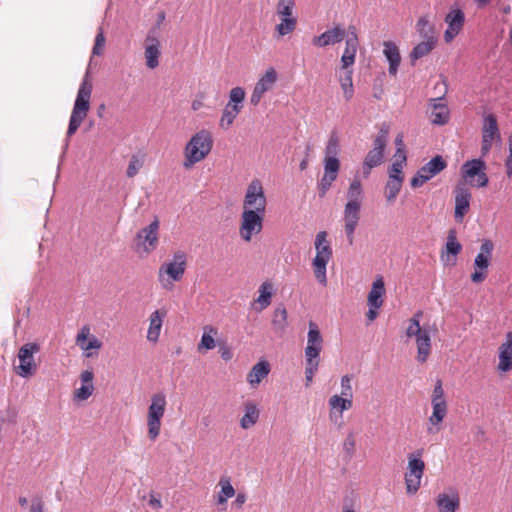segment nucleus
<instances>
[{
	"instance_id": "nucleus-30",
	"label": "nucleus",
	"mask_w": 512,
	"mask_h": 512,
	"mask_svg": "<svg viewBox=\"0 0 512 512\" xmlns=\"http://www.w3.org/2000/svg\"><path fill=\"white\" fill-rule=\"evenodd\" d=\"M166 310H156L150 315V324L147 331V339L150 342H157L159 339L163 320L166 317Z\"/></svg>"
},
{
	"instance_id": "nucleus-11",
	"label": "nucleus",
	"mask_w": 512,
	"mask_h": 512,
	"mask_svg": "<svg viewBox=\"0 0 512 512\" xmlns=\"http://www.w3.org/2000/svg\"><path fill=\"white\" fill-rule=\"evenodd\" d=\"M494 244L489 239H483L480 246V251L474 259V272L471 274V281L473 283L483 282L488 275V268L492 260Z\"/></svg>"
},
{
	"instance_id": "nucleus-63",
	"label": "nucleus",
	"mask_w": 512,
	"mask_h": 512,
	"mask_svg": "<svg viewBox=\"0 0 512 512\" xmlns=\"http://www.w3.org/2000/svg\"><path fill=\"white\" fill-rule=\"evenodd\" d=\"M224 108L228 109L230 112H233L237 116L240 114V112L243 109V107L240 105H235V104H230V103H227Z\"/></svg>"
},
{
	"instance_id": "nucleus-60",
	"label": "nucleus",
	"mask_w": 512,
	"mask_h": 512,
	"mask_svg": "<svg viewBox=\"0 0 512 512\" xmlns=\"http://www.w3.org/2000/svg\"><path fill=\"white\" fill-rule=\"evenodd\" d=\"M395 145H396V153H402L405 154V151H404V143H403V135L402 134H398L395 138Z\"/></svg>"
},
{
	"instance_id": "nucleus-36",
	"label": "nucleus",
	"mask_w": 512,
	"mask_h": 512,
	"mask_svg": "<svg viewBox=\"0 0 512 512\" xmlns=\"http://www.w3.org/2000/svg\"><path fill=\"white\" fill-rule=\"evenodd\" d=\"M416 31L424 40L437 42L434 25L430 23L427 16H422L418 19L416 23Z\"/></svg>"
},
{
	"instance_id": "nucleus-54",
	"label": "nucleus",
	"mask_w": 512,
	"mask_h": 512,
	"mask_svg": "<svg viewBox=\"0 0 512 512\" xmlns=\"http://www.w3.org/2000/svg\"><path fill=\"white\" fill-rule=\"evenodd\" d=\"M143 166V160L140 159L137 155H133L129 161L126 174L129 178L134 177L141 167Z\"/></svg>"
},
{
	"instance_id": "nucleus-25",
	"label": "nucleus",
	"mask_w": 512,
	"mask_h": 512,
	"mask_svg": "<svg viewBox=\"0 0 512 512\" xmlns=\"http://www.w3.org/2000/svg\"><path fill=\"white\" fill-rule=\"evenodd\" d=\"M498 371L505 373L512 369V332L506 333L505 341L499 347Z\"/></svg>"
},
{
	"instance_id": "nucleus-12",
	"label": "nucleus",
	"mask_w": 512,
	"mask_h": 512,
	"mask_svg": "<svg viewBox=\"0 0 512 512\" xmlns=\"http://www.w3.org/2000/svg\"><path fill=\"white\" fill-rule=\"evenodd\" d=\"M264 217L265 212L254 211V209L243 210L239 228L240 237L244 241L250 242L253 236L262 231Z\"/></svg>"
},
{
	"instance_id": "nucleus-39",
	"label": "nucleus",
	"mask_w": 512,
	"mask_h": 512,
	"mask_svg": "<svg viewBox=\"0 0 512 512\" xmlns=\"http://www.w3.org/2000/svg\"><path fill=\"white\" fill-rule=\"evenodd\" d=\"M221 491L217 497L218 504H225L227 500L235 495V489L231 484V480L227 476H223L219 480Z\"/></svg>"
},
{
	"instance_id": "nucleus-1",
	"label": "nucleus",
	"mask_w": 512,
	"mask_h": 512,
	"mask_svg": "<svg viewBox=\"0 0 512 512\" xmlns=\"http://www.w3.org/2000/svg\"><path fill=\"white\" fill-rule=\"evenodd\" d=\"M363 197L362 184L358 178H354L347 190V202L343 211L344 231L350 245L354 243V234L360 220Z\"/></svg>"
},
{
	"instance_id": "nucleus-22",
	"label": "nucleus",
	"mask_w": 512,
	"mask_h": 512,
	"mask_svg": "<svg viewBox=\"0 0 512 512\" xmlns=\"http://www.w3.org/2000/svg\"><path fill=\"white\" fill-rule=\"evenodd\" d=\"M455 211L454 217L457 222H461L470 207L471 193L464 184H458L454 190Z\"/></svg>"
},
{
	"instance_id": "nucleus-59",
	"label": "nucleus",
	"mask_w": 512,
	"mask_h": 512,
	"mask_svg": "<svg viewBox=\"0 0 512 512\" xmlns=\"http://www.w3.org/2000/svg\"><path fill=\"white\" fill-rule=\"evenodd\" d=\"M446 401L444 397V390L442 388V383L440 380L437 381L433 394H432V401L431 402H441Z\"/></svg>"
},
{
	"instance_id": "nucleus-20",
	"label": "nucleus",
	"mask_w": 512,
	"mask_h": 512,
	"mask_svg": "<svg viewBox=\"0 0 512 512\" xmlns=\"http://www.w3.org/2000/svg\"><path fill=\"white\" fill-rule=\"evenodd\" d=\"M277 81V73L274 68L270 67L266 70L265 74L257 81L250 96V103L257 106L263 95L272 89Z\"/></svg>"
},
{
	"instance_id": "nucleus-38",
	"label": "nucleus",
	"mask_w": 512,
	"mask_h": 512,
	"mask_svg": "<svg viewBox=\"0 0 512 512\" xmlns=\"http://www.w3.org/2000/svg\"><path fill=\"white\" fill-rule=\"evenodd\" d=\"M217 335V329L211 325H207L204 327V332L202 334L201 340L198 344V351L202 349L211 350L215 348L216 343L214 336Z\"/></svg>"
},
{
	"instance_id": "nucleus-48",
	"label": "nucleus",
	"mask_w": 512,
	"mask_h": 512,
	"mask_svg": "<svg viewBox=\"0 0 512 512\" xmlns=\"http://www.w3.org/2000/svg\"><path fill=\"white\" fill-rule=\"evenodd\" d=\"M445 250L448 254H452L453 256H457L461 252L462 245L457 241L455 230L449 231Z\"/></svg>"
},
{
	"instance_id": "nucleus-45",
	"label": "nucleus",
	"mask_w": 512,
	"mask_h": 512,
	"mask_svg": "<svg viewBox=\"0 0 512 512\" xmlns=\"http://www.w3.org/2000/svg\"><path fill=\"white\" fill-rule=\"evenodd\" d=\"M323 167V175L337 179L340 170V160L338 157H324Z\"/></svg>"
},
{
	"instance_id": "nucleus-15",
	"label": "nucleus",
	"mask_w": 512,
	"mask_h": 512,
	"mask_svg": "<svg viewBox=\"0 0 512 512\" xmlns=\"http://www.w3.org/2000/svg\"><path fill=\"white\" fill-rule=\"evenodd\" d=\"M447 167V162L441 155H436L423 165L411 179L413 188L421 187L424 183L441 173Z\"/></svg>"
},
{
	"instance_id": "nucleus-55",
	"label": "nucleus",
	"mask_w": 512,
	"mask_h": 512,
	"mask_svg": "<svg viewBox=\"0 0 512 512\" xmlns=\"http://www.w3.org/2000/svg\"><path fill=\"white\" fill-rule=\"evenodd\" d=\"M353 375H343L340 380L341 394L342 396L353 397L352 382Z\"/></svg>"
},
{
	"instance_id": "nucleus-23",
	"label": "nucleus",
	"mask_w": 512,
	"mask_h": 512,
	"mask_svg": "<svg viewBox=\"0 0 512 512\" xmlns=\"http://www.w3.org/2000/svg\"><path fill=\"white\" fill-rule=\"evenodd\" d=\"M358 49V37L356 29L353 26L349 27L348 37L345 42V50L341 57L342 68L347 69L355 62L356 53Z\"/></svg>"
},
{
	"instance_id": "nucleus-24",
	"label": "nucleus",
	"mask_w": 512,
	"mask_h": 512,
	"mask_svg": "<svg viewBox=\"0 0 512 512\" xmlns=\"http://www.w3.org/2000/svg\"><path fill=\"white\" fill-rule=\"evenodd\" d=\"M345 37V29L341 26H335L326 30L322 34L312 39V44L316 47H326L341 42Z\"/></svg>"
},
{
	"instance_id": "nucleus-53",
	"label": "nucleus",
	"mask_w": 512,
	"mask_h": 512,
	"mask_svg": "<svg viewBox=\"0 0 512 512\" xmlns=\"http://www.w3.org/2000/svg\"><path fill=\"white\" fill-rule=\"evenodd\" d=\"M306 366H305V379H306V386H308L315 375V373L318 370L319 366V360H305Z\"/></svg>"
},
{
	"instance_id": "nucleus-28",
	"label": "nucleus",
	"mask_w": 512,
	"mask_h": 512,
	"mask_svg": "<svg viewBox=\"0 0 512 512\" xmlns=\"http://www.w3.org/2000/svg\"><path fill=\"white\" fill-rule=\"evenodd\" d=\"M260 410L257 404L253 401H246L244 403V414L240 419V427L244 430L253 427L259 420Z\"/></svg>"
},
{
	"instance_id": "nucleus-27",
	"label": "nucleus",
	"mask_w": 512,
	"mask_h": 512,
	"mask_svg": "<svg viewBox=\"0 0 512 512\" xmlns=\"http://www.w3.org/2000/svg\"><path fill=\"white\" fill-rule=\"evenodd\" d=\"M76 344L84 351L91 349H100L102 346L101 341L94 335L90 336V327L84 325L76 336Z\"/></svg>"
},
{
	"instance_id": "nucleus-34",
	"label": "nucleus",
	"mask_w": 512,
	"mask_h": 512,
	"mask_svg": "<svg viewBox=\"0 0 512 512\" xmlns=\"http://www.w3.org/2000/svg\"><path fill=\"white\" fill-rule=\"evenodd\" d=\"M259 296L255 299L256 304L258 307L256 308L257 311H262L266 309L272 301V296L274 293V287L272 282L270 281H264L258 289Z\"/></svg>"
},
{
	"instance_id": "nucleus-50",
	"label": "nucleus",
	"mask_w": 512,
	"mask_h": 512,
	"mask_svg": "<svg viewBox=\"0 0 512 512\" xmlns=\"http://www.w3.org/2000/svg\"><path fill=\"white\" fill-rule=\"evenodd\" d=\"M295 6L294 0H279L277 3V15L279 17L293 16L292 11Z\"/></svg>"
},
{
	"instance_id": "nucleus-46",
	"label": "nucleus",
	"mask_w": 512,
	"mask_h": 512,
	"mask_svg": "<svg viewBox=\"0 0 512 512\" xmlns=\"http://www.w3.org/2000/svg\"><path fill=\"white\" fill-rule=\"evenodd\" d=\"M402 179H389L385 186V197L389 203H393L401 190Z\"/></svg>"
},
{
	"instance_id": "nucleus-2",
	"label": "nucleus",
	"mask_w": 512,
	"mask_h": 512,
	"mask_svg": "<svg viewBox=\"0 0 512 512\" xmlns=\"http://www.w3.org/2000/svg\"><path fill=\"white\" fill-rule=\"evenodd\" d=\"M91 93L92 85L88 82L87 78H84L78 89L69 119L68 129L66 132L65 147L68 146L69 138L76 133L88 115L90 109Z\"/></svg>"
},
{
	"instance_id": "nucleus-43",
	"label": "nucleus",
	"mask_w": 512,
	"mask_h": 512,
	"mask_svg": "<svg viewBox=\"0 0 512 512\" xmlns=\"http://www.w3.org/2000/svg\"><path fill=\"white\" fill-rule=\"evenodd\" d=\"M280 23L276 25L275 29L279 36H285L292 33L297 25V18L295 16L279 17Z\"/></svg>"
},
{
	"instance_id": "nucleus-44",
	"label": "nucleus",
	"mask_w": 512,
	"mask_h": 512,
	"mask_svg": "<svg viewBox=\"0 0 512 512\" xmlns=\"http://www.w3.org/2000/svg\"><path fill=\"white\" fill-rule=\"evenodd\" d=\"M436 42L431 40H424L418 43L411 51L410 57L412 61L426 56L435 47Z\"/></svg>"
},
{
	"instance_id": "nucleus-32",
	"label": "nucleus",
	"mask_w": 512,
	"mask_h": 512,
	"mask_svg": "<svg viewBox=\"0 0 512 512\" xmlns=\"http://www.w3.org/2000/svg\"><path fill=\"white\" fill-rule=\"evenodd\" d=\"M385 293V286L382 277H378L372 284V288L368 294V306L373 308H380L383 304V295Z\"/></svg>"
},
{
	"instance_id": "nucleus-33",
	"label": "nucleus",
	"mask_w": 512,
	"mask_h": 512,
	"mask_svg": "<svg viewBox=\"0 0 512 512\" xmlns=\"http://www.w3.org/2000/svg\"><path fill=\"white\" fill-rule=\"evenodd\" d=\"M270 366L267 361H260L255 364L247 375V381L251 387H256L264 378L268 376Z\"/></svg>"
},
{
	"instance_id": "nucleus-56",
	"label": "nucleus",
	"mask_w": 512,
	"mask_h": 512,
	"mask_svg": "<svg viewBox=\"0 0 512 512\" xmlns=\"http://www.w3.org/2000/svg\"><path fill=\"white\" fill-rule=\"evenodd\" d=\"M104 45H105V36L103 33V29L101 27H99L98 33L95 37V43H94V46L92 49L93 55H98V56L101 55Z\"/></svg>"
},
{
	"instance_id": "nucleus-19",
	"label": "nucleus",
	"mask_w": 512,
	"mask_h": 512,
	"mask_svg": "<svg viewBox=\"0 0 512 512\" xmlns=\"http://www.w3.org/2000/svg\"><path fill=\"white\" fill-rule=\"evenodd\" d=\"M323 348V337L319 330L318 325L310 321L309 330L307 333V345L305 347V360H319L320 353Z\"/></svg>"
},
{
	"instance_id": "nucleus-57",
	"label": "nucleus",
	"mask_w": 512,
	"mask_h": 512,
	"mask_svg": "<svg viewBox=\"0 0 512 512\" xmlns=\"http://www.w3.org/2000/svg\"><path fill=\"white\" fill-rule=\"evenodd\" d=\"M336 179L323 175L318 182L319 196L324 197Z\"/></svg>"
},
{
	"instance_id": "nucleus-7",
	"label": "nucleus",
	"mask_w": 512,
	"mask_h": 512,
	"mask_svg": "<svg viewBox=\"0 0 512 512\" xmlns=\"http://www.w3.org/2000/svg\"><path fill=\"white\" fill-rule=\"evenodd\" d=\"M389 126L383 124L373 140V147L368 151L363 161L362 170L365 177L370 175L373 168L381 165L384 159V151L388 142Z\"/></svg>"
},
{
	"instance_id": "nucleus-4",
	"label": "nucleus",
	"mask_w": 512,
	"mask_h": 512,
	"mask_svg": "<svg viewBox=\"0 0 512 512\" xmlns=\"http://www.w3.org/2000/svg\"><path fill=\"white\" fill-rule=\"evenodd\" d=\"M421 317L422 311H418L408 320L405 335L407 338L415 339L417 348L416 360L419 363H425L431 354L432 340L429 329L420 326Z\"/></svg>"
},
{
	"instance_id": "nucleus-61",
	"label": "nucleus",
	"mask_w": 512,
	"mask_h": 512,
	"mask_svg": "<svg viewBox=\"0 0 512 512\" xmlns=\"http://www.w3.org/2000/svg\"><path fill=\"white\" fill-rule=\"evenodd\" d=\"M149 505L154 509H161L162 502L159 497H156L154 494H150Z\"/></svg>"
},
{
	"instance_id": "nucleus-62",
	"label": "nucleus",
	"mask_w": 512,
	"mask_h": 512,
	"mask_svg": "<svg viewBox=\"0 0 512 512\" xmlns=\"http://www.w3.org/2000/svg\"><path fill=\"white\" fill-rule=\"evenodd\" d=\"M30 512H43V503L39 499H34L32 501Z\"/></svg>"
},
{
	"instance_id": "nucleus-9",
	"label": "nucleus",
	"mask_w": 512,
	"mask_h": 512,
	"mask_svg": "<svg viewBox=\"0 0 512 512\" xmlns=\"http://www.w3.org/2000/svg\"><path fill=\"white\" fill-rule=\"evenodd\" d=\"M423 449H419L408 455L407 471L405 472V484L408 494H415L420 486L424 474L425 463L422 460Z\"/></svg>"
},
{
	"instance_id": "nucleus-42",
	"label": "nucleus",
	"mask_w": 512,
	"mask_h": 512,
	"mask_svg": "<svg viewBox=\"0 0 512 512\" xmlns=\"http://www.w3.org/2000/svg\"><path fill=\"white\" fill-rule=\"evenodd\" d=\"M287 317V310L283 305L278 306L274 310L272 317V325L276 331L283 332L285 330V328L287 327Z\"/></svg>"
},
{
	"instance_id": "nucleus-14",
	"label": "nucleus",
	"mask_w": 512,
	"mask_h": 512,
	"mask_svg": "<svg viewBox=\"0 0 512 512\" xmlns=\"http://www.w3.org/2000/svg\"><path fill=\"white\" fill-rule=\"evenodd\" d=\"M159 226L160 222L158 218L155 217L148 226L137 232L136 249L138 252L149 254L157 248Z\"/></svg>"
},
{
	"instance_id": "nucleus-29",
	"label": "nucleus",
	"mask_w": 512,
	"mask_h": 512,
	"mask_svg": "<svg viewBox=\"0 0 512 512\" xmlns=\"http://www.w3.org/2000/svg\"><path fill=\"white\" fill-rule=\"evenodd\" d=\"M93 377V372L90 370H85L81 373L80 379L82 381V385L74 392L75 400L84 401L93 394Z\"/></svg>"
},
{
	"instance_id": "nucleus-6",
	"label": "nucleus",
	"mask_w": 512,
	"mask_h": 512,
	"mask_svg": "<svg viewBox=\"0 0 512 512\" xmlns=\"http://www.w3.org/2000/svg\"><path fill=\"white\" fill-rule=\"evenodd\" d=\"M167 406L164 392H157L151 396L147 412L148 437L154 441L160 435L162 418Z\"/></svg>"
},
{
	"instance_id": "nucleus-40",
	"label": "nucleus",
	"mask_w": 512,
	"mask_h": 512,
	"mask_svg": "<svg viewBox=\"0 0 512 512\" xmlns=\"http://www.w3.org/2000/svg\"><path fill=\"white\" fill-rule=\"evenodd\" d=\"M432 404V415L429 417V423L432 426H438L447 415V403L446 401L431 402Z\"/></svg>"
},
{
	"instance_id": "nucleus-10",
	"label": "nucleus",
	"mask_w": 512,
	"mask_h": 512,
	"mask_svg": "<svg viewBox=\"0 0 512 512\" xmlns=\"http://www.w3.org/2000/svg\"><path fill=\"white\" fill-rule=\"evenodd\" d=\"M486 168V163L481 158L468 160L461 166V176L467 183L482 188L489 182Z\"/></svg>"
},
{
	"instance_id": "nucleus-31",
	"label": "nucleus",
	"mask_w": 512,
	"mask_h": 512,
	"mask_svg": "<svg viewBox=\"0 0 512 512\" xmlns=\"http://www.w3.org/2000/svg\"><path fill=\"white\" fill-rule=\"evenodd\" d=\"M383 46V54L386 57L387 61L389 62V74L396 75L401 61L399 49L396 46V44L391 41H385L383 43Z\"/></svg>"
},
{
	"instance_id": "nucleus-58",
	"label": "nucleus",
	"mask_w": 512,
	"mask_h": 512,
	"mask_svg": "<svg viewBox=\"0 0 512 512\" xmlns=\"http://www.w3.org/2000/svg\"><path fill=\"white\" fill-rule=\"evenodd\" d=\"M355 445H356V441H355L354 433L350 432L343 442V451L349 457H352V455L354 454V451H355Z\"/></svg>"
},
{
	"instance_id": "nucleus-16",
	"label": "nucleus",
	"mask_w": 512,
	"mask_h": 512,
	"mask_svg": "<svg viewBox=\"0 0 512 512\" xmlns=\"http://www.w3.org/2000/svg\"><path fill=\"white\" fill-rule=\"evenodd\" d=\"M40 347L37 343H26L18 352L20 364L17 367V374L20 377L27 378L36 371L34 354L39 352Z\"/></svg>"
},
{
	"instance_id": "nucleus-21",
	"label": "nucleus",
	"mask_w": 512,
	"mask_h": 512,
	"mask_svg": "<svg viewBox=\"0 0 512 512\" xmlns=\"http://www.w3.org/2000/svg\"><path fill=\"white\" fill-rule=\"evenodd\" d=\"M445 23L447 24V29L444 33V39L447 43L451 42L462 30L465 23V14L464 12L456 7L452 8L448 14L445 16Z\"/></svg>"
},
{
	"instance_id": "nucleus-5",
	"label": "nucleus",
	"mask_w": 512,
	"mask_h": 512,
	"mask_svg": "<svg viewBox=\"0 0 512 512\" xmlns=\"http://www.w3.org/2000/svg\"><path fill=\"white\" fill-rule=\"evenodd\" d=\"M327 232L320 231L315 237L316 255L312 261L314 275L317 281L323 285H327L326 267L332 258V248L327 240Z\"/></svg>"
},
{
	"instance_id": "nucleus-64",
	"label": "nucleus",
	"mask_w": 512,
	"mask_h": 512,
	"mask_svg": "<svg viewBox=\"0 0 512 512\" xmlns=\"http://www.w3.org/2000/svg\"><path fill=\"white\" fill-rule=\"evenodd\" d=\"M204 106L202 97L196 98L192 101L191 108L193 111H198Z\"/></svg>"
},
{
	"instance_id": "nucleus-47",
	"label": "nucleus",
	"mask_w": 512,
	"mask_h": 512,
	"mask_svg": "<svg viewBox=\"0 0 512 512\" xmlns=\"http://www.w3.org/2000/svg\"><path fill=\"white\" fill-rule=\"evenodd\" d=\"M340 150L339 145V137L335 131H333L329 139L327 141L326 147H325V156L324 157H337Z\"/></svg>"
},
{
	"instance_id": "nucleus-37",
	"label": "nucleus",
	"mask_w": 512,
	"mask_h": 512,
	"mask_svg": "<svg viewBox=\"0 0 512 512\" xmlns=\"http://www.w3.org/2000/svg\"><path fill=\"white\" fill-rule=\"evenodd\" d=\"M441 98L434 99L433 111L431 113L432 123L436 125H444L449 121V111L446 105L439 103Z\"/></svg>"
},
{
	"instance_id": "nucleus-13",
	"label": "nucleus",
	"mask_w": 512,
	"mask_h": 512,
	"mask_svg": "<svg viewBox=\"0 0 512 512\" xmlns=\"http://www.w3.org/2000/svg\"><path fill=\"white\" fill-rule=\"evenodd\" d=\"M267 199L262 182L259 179L252 180L246 189L243 210L266 212Z\"/></svg>"
},
{
	"instance_id": "nucleus-49",
	"label": "nucleus",
	"mask_w": 512,
	"mask_h": 512,
	"mask_svg": "<svg viewBox=\"0 0 512 512\" xmlns=\"http://www.w3.org/2000/svg\"><path fill=\"white\" fill-rule=\"evenodd\" d=\"M406 154L402 155V159H397L392 163L389 169V179H404L402 176V169L406 163Z\"/></svg>"
},
{
	"instance_id": "nucleus-51",
	"label": "nucleus",
	"mask_w": 512,
	"mask_h": 512,
	"mask_svg": "<svg viewBox=\"0 0 512 512\" xmlns=\"http://www.w3.org/2000/svg\"><path fill=\"white\" fill-rule=\"evenodd\" d=\"M246 92L242 87H234L229 92V100L228 103L240 105L243 107V102L245 100Z\"/></svg>"
},
{
	"instance_id": "nucleus-8",
	"label": "nucleus",
	"mask_w": 512,
	"mask_h": 512,
	"mask_svg": "<svg viewBox=\"0 0 512 512\" xmlns=\"http://www.w3.org/2000/svg\"><path fill=\"white\" fill-rule=\"evenodd\" d=\"M186 269V255L184 252H176L170 262L159 268L158 278L164 289L173 288V282L180 281Z\"/></svg>"
},
{
	"instance_id": "nucleus-3",
	"label": "nucleus",
	"mask_w": 512,
	"mask_h": 512,
	"mask_svg": "<svg viewBox=\"0 0 512 512\" xmlns=\"http://www.w3.org/2000/svg\"><path fill=\"white\" fill-rule=\"evenodd\" d=\"M212 147L213 137L210 131L202 129L196 132L184 147L183 167L190 169L201 162L211 152Z\"/></svg>"
},
{
	"instance_id": "nucleus-26",
	"label": "nucleus",
	"mask_w": 512,
	"mask_h": 512,
	"mask_svg": "<svg viewBox=\"0 0 512 512\" xmlns=\"http://www.w3.org/2000/svg\"><path fill=\"white\" fill-rule=\"evenodd\" d=\"M436 505L439 512H456L460 505L458 493L450 489L449 492H444L438 495Z\"/></svg>"
},
{
	"instance_id": "nucleus-41",
	"label": "nucleus",
	"mask_w": 512,
	"mask_h": 512,
	"mask_svg": "<svg viewBox=\"0 0 512 512\" xmlns=\"http://www.w3.org/2000/svg\"><path fill=\"white\" fill-rule=\"evenodd\" d=\"M352 70L345 69L344 75H340L339 82L343 90L344 97L347 101L351 100L354 95V87L352 80Z\"/></svg>"
},
{
	"instance_id": "nucleus-35",
	"label": "nucleus",
	"mask_w": 512,
	"mask_h": 512,
	"mask_svg": "<svg viewBox=\"0 0 512 512\" xmlns=\"http://www.w3.org/2000/svg\"><path fill=\"white\" fill-rule=\"evenodd\" d=\"M352 398L353 397L342 395H333L332 397H330L328 401L330 407V415L332 416L334 412H338L339 416L342 417V413L345 410H349L352 407Z\"/></svg>"
},
{
	"instance_id": "nucleus-17",
	"label": "nucleus",
	"mask_w": 512,
	"mask_h": 512,
	"mask_svg": "<svg viewBox=\"0 0 512 512\" xmlns=\"http://www.w3.org/2000/svg\"><path fill=\"white\" fill-rule=\"evenodd\" d=\"M160 47L159 33L156 28H151L144 41L145 64L149 69L158 67L159 58L161 56Z\"/></svg>"
},
{
	"instance_id": "nucleus-18",
	"label": "nucleus",
	"mask_w": 512,
	"mask_h": 512,
	"mask_svg": "<svg viewBox=\"0 0 512 512\" xmlns=\"http://www.w3.org/2000/svg\"><path fill=\"white\" fill-rule=\"evenodd\" d=\"M500 138L496 116L488 114L483 118L481 154L487 155L492 149L495 139Z\"/></svg>"
},
{
	"instance_id": "nucleus-52",
	"label": "nucleus",
	"mask_w": 512,
	"mask_h": 512,
	"mask_svg": "<svg viewBox=\"0 0 512 512\" xmlns=\"http://www.w3.org/2000/svg\"><path fill=\"white\" fill-rule=\"evenodd\" d=\"M238 116L234 114L233 112H230L228 109L224 108L222 111V115L219 120V126L223 130H228L232 124L234 123L235 119Z\"/></svg>"
}]
</instances>
